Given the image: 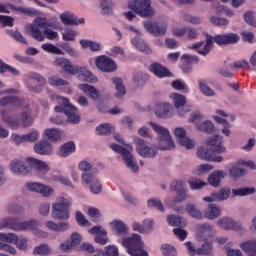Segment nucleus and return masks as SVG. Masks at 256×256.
Listing matches in <instances>:
<instances>
[{"label":"nucleus","mask_w":256,"mask_h":256,"mask_svg":"<svg viewBox=\"0 0 256 256\" xmlns=\"http://www.w3.org/2000/svg\"><path fill=\"white\" fill-rule=\"evenodd\" d=\"M206 147H200L197 150V157L203 159L204 161H214L215 163H221L223 161L221 153H225L226 148L223 145V137L215 135L214 137H209L206 142Z\"/></svg>","instance_id":"f257e3e1"},{"label":"nucleus","mask_w":256,"mask_h":256,"mask_svg":"<svg viewBox=\"0 0 256 256\" xmlns=\"http://www.w3.org/2000/svg\"><path fill=\"white\" fill-rule=\"evenodd\" d=\"M51 24L48 23L45 18H36L33 21V24L28 25L27 29L31 34V37L36 41L43 42L46 39L53 41V39H59V33L49 29Z\"/></svg>","instance_id":"f03ea898"},{"label":"nucleus","mask_w":256,"mask_h":256,"mask_svg":"<svg viewBox=\"0 0 256 256\" xmlns=\"http://www.w3.org/2000/svg\"><path fill=\"white\" fill-rule=\"evenodd\" d=\"M78 169L80 171H85L81 176L82 185L84 187H89L93 195H99L102 191V186L99 178H97V169H93V165L86 160L79 162ZM91 169L93 172H89Z\"/></svg>","instance_id":"7ed1b4c3"},{"label":"nucleus","mask_w":256,"mask_h":256,"mask_svg":"<svg viewBox=\"0 0 256 256\" xmlns=\"http://www.w3.org/2000/svg\"><path fill=\"white\" fill-rule=\"evenodd\" d=\"M26 163L23 162L22 160L16 159L11 161L10 163V171L14 175H20V176H25L29 175L31 173L32 169H35V171H47V163L33 158V157H28L26 158Z\"/></svg>","instance_id":"20e7f679"},{"label":"nucleus","mask_w":256,"mask_h":256,"mask_svg":"<svg viewBox=\"0 0 256 256\" xmlns=\"http://www.w3.org/2000/svg\"><path fill=\"white\" fill-rule=\"evenodd\" d=\"M2 227H6L8 229H12L13 231H33L36 237H40L41 239H47L49 234L45 231L40 230L39 222L36 220H29L24 222H19L17 218H6L2 221Z\"/></svg>","instance_id":"39448f33"},{"label":"nucleus","mask_w":256,"mask_h":256,"mask_svg":"<svg viewBox=\"0 0 256 256\" xmlns=\"http://www.w3.org/2000/svg\"><path fill=\"white\" fill-rule=\"evenodd\" d=\"M0 116L2 122L7 125L12 130H17L21 125L23 127H31L33 125V116H31V111H24L21 113V118L11 115L8 110H1Z\"/></svg>","instance_id":"423d86ee"},{"label":"nucleus","mask_w":256,"mask_h":256,"mask_svg":"<svg viewBox=\"0 0 256 256\" xmlns=\"http://www.w3.org/2000/svg\"><path fill=\"white\" fill-rule=\"evenodd\" d=\"M56 99L58 103H63L64 106H55L54 111L56 113H65L69 123H72L73 125H77V123L81 121V116L77 111V107L71 104V102L69 101V98H66L63 96H56Z\"/></svg>","instance_id":"0eeeda50"},{"label":"nucleus","mask_w":256,"mask_h":256,"mask_svg":"<svg viewBox=\"0 0 256 256\" xmlns=\"http://www.w3.org/2000/svg\"><path fill=\"white\" fill-rule=\"evenodd\" d=\"M122 245L127 248V251L131 256H149V253L145 250V244L138 234H133L131 237L124 238Z\"/></svg>","instance_id":"6e6552de"},{"label":"nucleus","mask_w":256,"mask_h":256,"mask_svg":"<svg viewBox=\"0 0 256 256\" xmlns=\"http://www.w3.org/2000/svg\"><path fill=\"white\" fill-rule=\"evenodd\" d=\"M128 7L142 19L155 17V8L151 6V0H132L128 3Z\"/></svg>","instance_id":"1a4fd4ad"},{"label":"nucleus","mask_w":256,"mask_h":256,"mask_svg":"<svg viewBox=\"0 0 256 256\" xmlns=\"http://www.w3.org/2000/svg\"><path fill=\"white\" fill-rule=\"evenodd\" d=\"M152 129L155 130L158 137H160V141L158 144V148L160 151H171V149H175V142L173 138H171V134L169 130L155 122H150Z\"/></svg>","instance_id":"9d476101"},{"label":"nucleus","mask_w":256,"mask_h":256,"mask_svg":"<svg viewBox=\"0 0 256 256\" xmlns=\"http://www.w3.org/2000/svg\"><path fill=\"white\" fill-rule=\"evenodd\" d=\"M71 207V200L60 197L52 205V217L59 221H67L69 219V209Z\"/></svg>","instance_id":"9b49d317"},{"label":"nucleus","mask_w":256,"mask_h":256,"mask_svg":"<svg viewBox=\"0 0 256 256\" xmlns=\"http://www.w3.org/2000/svg\"><path fill=\"white\" fill-rule=\"evenodd\" d=\"M25 79L28 90L33 93H41L44 85L47 83L45 77L35 72L27 73Z\"/></svg>","instance_id":"f8f14e48"},{"label":"nucleus","mask_w":256,"mask_h":256,"mask_svg":"<svg viewBox=\"0 0 256 256\" xmlns=\"http://www.w3.org/2000/svg\"><path fill=\"white\" fill-rule=\"evenodd\" d=\"M110 148L115 153H119L120 155H122V159L128 169H131V171H133L134 173H137V171H139V166H137V162H134L133 160V154H131V152L127 150V148L115 143L110 144Z\"/></svg>","instance_id":"ddd939ff"},{"label":"nucleus","mask_w":256,"mask_h":256,"mask_svg":"<svg viewBox=\"0 0 256 256\" xmlns=\"http://www.w3.org/2000/svg\"><path fill=\"white\" fill-rule=\"evenodd\" d=\"M136 151L140 157H144L146 159H154V157L159 155L157 147L147 145V142L141 138L136 140Z\"/></svg>","instance_id":"4468645a"},{"label":"nucleus","mask_w":256,"mask_h":256,"mask_svg":"<svg viewBox=\"0 0 256 256\" xmlns=\"http://www.w3.org/2000/svg\"><path fill=\"white\" fill-rule=\"evenodd\" d=\"M203 120V116L201 114H192L191 116V123H194L196 126L197 131H202V133H207L208 135H211L213 131H215V126L213 125V122L207 120L202 123H199V121Z\"/></svg>","instance_id":"2eb2a0df"},{"label":"nucleus","mask_w":256,"mask_h":256,"mask_svg":"<svg viewBox=\"0 0 256 256\" xmlns=\"http://www.w3.org/2000/svg\"><path fill=\"white\" fill-rule=\"evenodd\" d=\"M205 37H206L205 44L203 41H200L193 44V47H192L193 49H196L197 53H199V55H202V57H207V55H209L213 50V45H214L213 36L211 34L206 33Z\"/></svg>","instance_id":"dca6fc26"},{"label":"nucleus","mask_w":256,"mask_h":256,"mask_svg":"<svg viewBox=\"0 0 256 256\" xmlns=\"http://www.w3.org/2000/svg\"><path fill=\"white\" fill-rule=\"evenodd\" d=\"M95 65L104 73H113V71L117 70L115 61L107 56H98L95 60Z\"/></svg>","instance_id":"f3484780"},{"label":"nucleus","mask_w":256,"mask_h":256,"mask_svg":"<svg viewBox=\"0 0 256 256\" xmlns=\"http://www.w3.org/2000/svg\"><path fill=\"white\" fill-rule=\"evenodd\" d=\"M171 191H176L177 196L174 199V203H182L187 199V188H185V181L183 180H174L170 184Z\"/></svg>","instance_id":"a211bd4d"},{"label":"nucleus","mask_w":256,"mask_h":256,"mask_svg":"<svg viewBox=\"0 0 256 256\" xmlns=\"http://www.w3.org/2000/svg\"><path fill=\"white\" fill-rule=\"evenodd\" d=\"M240 39L241 37L236 33L217 34L213 37L214 43L220 47L223 45H235V43H239Z\"/></svg>","instance_id":"6ab92c4d"},{"label":"nucleus","mask_w":256,"mask_h":256,"mask_svg":"<svg viewBox=\"0 0 256 256\" xmlns=\"http://www.w3.org/2000/svg\"><path fill=\"white\" fill-rule=\"evenodd\" d=\"M144 28L154 37H161L167 33L166 23L159 24L157 22L146 21L144 22Z\"/></svg>","instance_id":"aec40b11"},{"label":"nucleus","mask_w":256,"mask_h":256,"mask_svg":"<svg viewBox=\"0 0 256 256\" xmlns=\"http://www.w3.org/2000/svg\"><path fill=\"white\" fill-rule=\"evenodd\" d=\"M174 135L177 138L179 145L182 147H186V149H193V147H195V142L187 137V131L184 128H176Z\"/></svg>","instance_id":"412c9836"},{"label":"nucleus","mask_w":256,"mask_h":256,"mask_svg":"<svg viewBox=\"0 0 256 256\" xmlns=\"http://www.w3.org/2000/svg\"><path fill=\"white\" fill-rule=\"evenodd\" d=\"M26 189L34 193H40L43 197H51L53 189L39 182H28L26 183Z\"/></svg>","instance_id":"4be33fe9"},{"label":"nucleus","mask_w":256,"mask_h":256,"mask_svg":"<svg viewBox=\"0 0 256 256\" xmlns=\"http://www.w3.org/2000/svg\"><path fill=\"white\" fill-rule=\"evenodd\" d=\"M53 65L55 67H60V69H62V71L68 75H75L77 73V66H73V64H71V60L65 57L56 58L53 62Z\"/></svg>","instance_id":"5701e85b"},{"label":"nucleus","mask_w":256,"mask_h":256,"mask_svg":"<svg viewBox=\"0 0 256 256\" xmlns=\"http://www.w3.org/2000/svg\"><path fill=\"white\" fill-rule=\"evenodd\" d=\"M150 73H153L158 79H165V77H173V74L163 64L154 62L149 66Z\"/></svg>","instance_id":"b1692460"},{"label":"nucleus","mask_w":256,"mask_h":256,"mask_svg":"<svg viewBox=\"0 0 256 256\" xmlns=\"http://www.w3.org/2000/svg\"><path fill=\"white\" fill-rule=\"evenodd\" d=\"M75 75H78V79L80 81H84L86 83H97V76L91 73L87 67L76 66Z\"/></svg>","instance_id":"393cba45"},{"label":"nucleus","mask_w":256,"mask_h":256,"mask_svg":"<svg viewBox=\"0 0 256 256\" xmlns=\"http://www.w3.org/2000/svg\"><path fill=\"white\" fill-rule=\"evenodd\" d=\"M90 235H95V242L99 245H107L109 238L107 237V230L101 229L99 226H94L89 229Z\"/></svg>","instance_id":"a878e982"},{"label":"nucleus","mask_w":256,"mask_h":256,"mask_svg":"<svg viewBox=\"0 0 256 256\" xmlns=\"http://www.w3.org/2000/svg\"><path fill=\"white\" fill-rule=\"evenodd\" d=\"M229 195H231V189L222 188L219 192H214L210 196L204 197V201H206V203H213V201H226V199H229Z\"/></svg>","instance_id":"bb28decb"},{"label":"nucleus","mask_w":256,"mask_h":256,"mask_svg":"<svg viewBox=\"0 0 256 256\" xmlns=\"http://www.w3.org/2000/svg\"><path fill=\"white\" fill-rule=\"evenodd\" d=\"M172 109L173 107L169 103H157L154 111L158 119H167V117H171Z\"/></svg>","instance_id":"cd10ccee"},{"label":"nucleus","mask_w":256,"mask_h":256,"mask_svg":"<svg viewBox=\"0 0 256 256\" xmlns=\"http://www.w3.org/2000/svg\"><path fill=\"white\" fill-rule=\"evenodd\" d=\"M78 89H80V91H82L84 95H86L93 101H97V99L101 97V92L97 88L89 84H79Z\"/></svg>","instance_id":"c85d7f7f"},{"label":"nucleus","mask_w":256,"mask_h":256,"mask_svg":"<svg viewBox=\"0 0 256 256\" xmlns=\"http://www.w3.org/2000/svg\"><path fill=\"white\" fill-rule=\"evenodd\" d=\"M60 20L64 25H81L85 23V18L77 19V16L71 12L60 14Z\"/></svg>","instance_id":"c756f323"},{"label":"nucleus","mask_w":256,"mask_h":256,"mask_svg":"<svg viewBox=\"0 0 256 256\" xmlns=\"http://www.w3.org/2000/svg\"><path fill=\"white\" fill-rule=\"evenodd\" d=\"M217 225H219V227H222V229L231 231H240L241 229V223L235 222L231 218H222L217 222Z\"/></svg>","instance_id":"7c9ffc66"},{"label":"nucleus","mask_w":256,"mask_h":256,"mask_svg":"<svg viewBox=\"0 0 256 256\" xmlns=\"http://www.w3.org/2000/svg\"><path fill=\"white\" fill-rule=\"evenodd\" d=\"M34 151L38 155H51L53 151V146L46 140H42L39 143L34 145Z\"/></svg>","instance_id":"2f4dec72"},{"label":"nucleus","mask_w":256,"mask_h":256,"mask_svg":"<svg viewBox=\"0 0 256 256\" xmlns=\"http://www.w3.org/2000/svg\"><path fill=\"white\" fill-rule=\"evenodd\" d=\"M227 174L223 170H216L208 177V183L211 187H219L221 185V179H225Z\"/></svg>","instance_id":"473e14b6"},{"label":"nucleus","mask_w":256,"mask_h":256,"mask_svg":"<svg viewBox=\"0 0 256 256\" xmlns=\"http://www.w3.org/2000/svg\"><path fill=\"white\" fill-rule=\"evenodd\" d=\"M131 43L138 51H141V53H146V55H150L151 53V47L145 43V40L141 39V37L136 36L131 40Z\"/></svg>","instance_id":"72a5a7b5"},{"label":"nucleus","mask_w":256,"mask_h":256,"mask_svg":"<svg viewBox=\"0 0 256 256\" xmlns=\"http://www.w3.org/2000/svg\"><path fill=\"white\" fill-rule=\"evenodd\" d=\"M245 173H247V170H245V168H241V162L232 163L231 169L229 170V174L232 179L244 177Z\"/></svg>","instance_id":"f704fd0d"},{"label":"nucleus","mask_w":256,"mask_h":256,"mask_svg":"<svg viewBox=\"0 0 256 256\" xmlns=\"http://www.w3.org/2000/svg\"><path fill=\"white\" fill-rule=\"evenodd\" d=\"M81 243V235L79 233L74 232L71 235V242L70 243H63L60 245V249L62 251H69V249H73L76 247V245H79Z\"/></svg>","instance_id":"c9c22d12"},{"label":"nucleus","mask_w":256,"mask_h":256,"mask_svg":"<svg viewBox=\"0 0 256 256\" xmlns=\"http://www.w3.org/2000/svg\"><path fill=\"white\" fill-rule=\"evenodd\" d=\"M75 142H66L64 143L58 152L60 157H69L72 153H75Z\"/></svg>","instance_id":"e433bc0d"},{"label":"nucleus","mask_w":256,"mask_h":256,"mask_svg":"<svg viewBox=\"0 0 256 256\" xmlns=\"http://www.w3.org/2000/svg\"><path fill=\"white\" fill-rule=\"evenodd\" d=\"M5 105H13L14 107H21L23 105V100L16 96H8L0 99V106L5 107Z\"/></svg>","instance_id":"4c0bfd02"},{"label":"nucleus","mask_w":256,"mask_h":256,"mask_svg":"<svg viewBox=\"0 0 256 256\" xmlns=\"http://www.w3.org/2000/svg\"><path fill=\"white\" fill-rule=\"evenodd\" d=\"M111 81L112 83H114L116 87L117 93L115 94V97H117L118 99L123 98L125 93H127V91L125 90V85H123V79L119 77H115V78H112Z\"/></svg>","instance_id":"58836bf2"},{"label":"nucleus","mask_w":256,"mask_h":256,"mask_svg":"<svg viewBox=\"0 0 256 256\" xmlns=\"http://www.w3.org/2000/svg\"><path fill=\"white\" fill-rule=\"evenodd\" d=\"M113 7H115L113 0H100L102 15H113Z\"/></svg>","instance_id":"ea45409f"},{"label":"nucleus","mask_w":256,"mask_h":256,"mask_svg":"<svg viewBox=\"0 0 256 256\" xmlns=\"http://www.w3.org/2000/svg\"><path fill=\"white\" fill-rule=\"evenodd\" d=\"M79 44L81 45L82 49H90V51L93 52L101 51V44L92 40L82 39L79 41Z\"/></svg>","instance_id":"a19ab883"},{"label":"nucleus","mask_w":256,"mask_h":256,"mask_svg":"<svg viewBox=\"0 0 256 256\" xmlns=\"http://www.w3.org/2000/svg\"><path fill=\"white\" fill-rule=\"evenodd\" d=\"M111 227L113 231H116L117 235H127V231H129L127 225L120 220H115L111 222Z\"/></svg>","instance_id":"79ce46f5"},{"label":"nucleus","mask_w":256,"mask_h":256,"mask_svg":"<svg viewBox=\"0 0 256 256\" xmlns=\"http://www.w3.org/2000/svg\"><path fill=\"white\" fill-rule=\"evenodd\" d=\"M241 249L249 256H256V240H250L242 243Z\"/></svg>","instance_id":"37998d69"},{"label":"nucleus","mask_w":256,"mask_h":256,"mask_svg":"<svg viewBox=\"0 0 256 256\" xmlns=\"http://www.w3.org/2000/svg\"><path fill=\"white\" fill-rule=\"evenodd\" d=\"M206 219H217V217H221V209L217 207L215 204H209L208 211L204 214Z\"/></svg>","instance_id":"c03bdc74"},{"label":"nucleus","mask_w":256,"mask_h":256,"mask_svg":"<svg viewBox=\"0 0 256 256\" xmlns=\"http://www.w3.org/2000/svg\"><path fill=\"white\" fill-rule=\"evenodd\" d=\"M170 97L171 99H173L175 109H181V107H185V104L187 103V98H185L184 95H181L179 93H172Z\"/></svg>","instance_id":"a18cd8bd"},{"label":"nucleus","mask_w":256,"mask_h":256,"mask_svg":"<svg viewBox=\"0 0 256 256\" xmlns=\"http://www.w3.org/2000/svg\"><path fill=\"white\" fill-rule=\"evenodd\" d=\"M211 253H213V242H209V240H205L196 251V255H211Z\"/></svg>","instance_id":"49530a36"},{"label":"nucleus","mask_w":256,"mask_h":256,"mask_svg":"<svg viewBox=\"0 0 256 256\" xmlns=\"http://www.w3.org/2000/svg\"><path fill=\"white\" fill-rule=\"evenodd\" d=\"M45 137H48L49 141L55 143V141H59L61 139V131L57 128H49L44 131Z\"/></svg>","instance_id":"de8ad7c7"},{"label":"nucleus","mask_w":256,"mask_h":256,"mask_svg":"<svg viewBox=\"0 0 256 256\" xmlns=\"http://www.w3.org/2000/svg\"><path fill=\"white\" fill-rule=\"evenodd\" d=\"M41 49H43V51H46V53H52L53 55H65V52L63 50L53 45L52 43L42 44Z\"/></svg>","instance_id":"09e8293b"},{"label":"nucleus","mask_w":256,"mask_h":256,"mask_svg":"<svg viewBox=\"0 0 256 256\" xmlns=\"http://www.w3.org/2000/svg\"><path fill=\"white\" fill-rule=\"evenodd\" d=\"M198 87L201 93H203V95H205L206 97H215V91H213V89H211V87L207 85L205 80H198Z\"/></svg>","instance_id":"8fccbe9b"},{"label":"nucleus","mask_w":256,"mask_h":256,"mask_svg":"<svg viewBox=\"0 0 256 256\" xmlns=\"http://www.w3.org/2000/svg\"><path fill=\"white\" fill-rule=\"evenodd\" d=\"M96 133L97 135H111V133H115V127L109 123L101 124L96 127Z\"/></svg>","instance_id":"3c124183"},{"label":"nucleus","mask_w":256,"mask_h":256,"mask_svg":"<svg viewBox=\"0 0 256 256\" xmlns=\"http://www.w3.org/2000/svg\"><path fill=\"white\" fill-rule=\"evenodd\" d=\"M48 83L52 87H65L69 85V82L67 80H64L63 78H60L59 76H50L48 78Z\"/></svg>","instance_id":"603ef678"},{"label":"nucleus","mask_w":256,"mask_h":256,"mask_svg":"<svg viewBox=\"0 0 256 256\" xmlns=\"http://www.w3.org/2000/svg\"><path fill=\"white\" fill-rule=\"evenodd\" d=\"M7 35L9 37H12L14 41H17V43H23V45H27V39L21 34V32L18 31H13V30H7L6 31Z\"/></svg>","instance_id":"864d4df0"},{"label":"nucleus","mask_w":256,"mask_h":256,"mask_svg":"<svg viewBox=\"0 0 256 256\" xmlns=\"http://www.w3.org/2000/svg\"><path fill=\"white\" fill-rule=\"evenodd\" d=\"M197 231L200 235H213V226L209 223L199 224L197 226Z\"/></svg>","instance_id":"5fc2aeb1"},{"label":"nucleus","mask_w":256,"mask_h":256,"mask_svg":"<svg viewBox=\"0 0 256 256\" xmlns=\"http://www.w3.org/2000/svg\"><path fill=\"white\" fill-rule=\"evenodd\" d=\"M186 211L190 217H193V219H203V213H201L193 204H188L186 206Z\"/></svg>","instance_id":"6e6d98bb"},{"label":"nucleus","mask_w":256,"mask_h":256,"mask_svg":"<svg viewBox=\"0 0 256 256\" xmlns=\"http://www.w3.org/2000/svg\"><path fill=\"white\" fill-rule=\"evenodd\" d=\"M60 47L70 57H79V52L77 50L73 49V46H71L70 43L63 42V43H61Z\"/></svg>","instance_id":"4d7b16f0"},{"label":"nucleus","mask_w":256,"mask_h":256,"mask_svg":"<svg viewBox=\"0 0 256 256\" xmlns=\"http://www.w3.org/2000/svg\"><path fill=\"white\" fill-rule=\"evenodd\" d=\"M161 251L164 256H177V249L171 244H162Z\"/></svg>","instance_id":"13d9d810"},{"label":"nucleus","mask_w":256,"mask_h":256,"mask_svg":"<svg viewBox=\"0 0 256 256\" xmlns=\"http://www.w3.org/2000/svg\"><path fill=\"white\" fill-rule=\"evenodd\" d=\"M34 255H51V248L47 244H40L35 247Z\"/></svg>","instance_id":"bf43d9fd"},{"label":"nucleus","mask_w":256,"mask_h":256,"mask_svg":"<svg viewBox=\"0 0 256 256\" xmlns=\"http://www.w3.org/2000/svg\"><path fill=\"white\" fill-rule=\"evenodd\" d=\"M76 221L80 227H91V222L85 218V215L81 212H76Z\"/></svg>","instance_id":"052dcab7"},{"label":"nucleus","mask_w":256,"mask_h":256,"mask_svg":"<svg viewBox=\"0 0 256 256\" xmlns=\"http://www.w3.org/2000/svg\"><path fill=\"white\" fill-rule=\"evenodd\" d=\"M255 188H239V189H234L233 194L238 195L239 197H245L247 195H253L255 193Z\"/></svg>","instance_id":"680f3d73"},{"label":"nucleus","mask_w":256,"mask_h":256,"mask_svg":"<svg viewBox=\"0 0 256 256\" xmlns=\"http://www.w3.org/2000/svg\"><path fill=\"white\" fill-rule=\"evenodd\" d=\"M19 236L15 235L14 233H0V241H4L5 243H13L15 245Z\"/></svg>","instance_id":"e2e57ef3"},{"label":"nucleus","mask_w":256,"mask_h":256,"mask_svg":"<svg viewBox=\"0 0 256 256\" xmlns=\"http://www.w3.org/2000/svg\"><path fill=\"white\" fill-rule=\"evenodd\" d=\"M210 22L218 27H227L229 25V20L217 16L210 17Z\"/></svg>","instance_id":"0e129e2a"},{"label":"nucleus","mask_w":256,"mask_h":256,"mask_svg":"<svg viewBox=\"0 0 256 256\" xmlns=\"http://www.w3.org/2000/svg\"><path fill=\"white\" fill-rule=\"evenodd\" d=\"M148 207H154L155 209H158V211H161L163 213L165 211V207L163 206V202L161 200L157 199H149L147 201Z\"/></svg>","instance_id":"69168bd1"},{"label":"nucleus","mask_w":256,"mask_h":256,"mask_svg":"<svg viewBox=\"0 0 256 256\" xmlns=\"http://www.w3.org/2000/svg\"><path fill=\"white\" fill-rule=\"evenodd\" d=\"M182 19L186 23H191V25H200L201 23V19L199 17L191 14H183Z\"/></svg>","instance_id":"338daca9"},{"label":"nucleus","mask_w":256,"mask_h":256,"mask_svg":"<svg viewBox=\"0 0 256 256\" xmlns=\"http://www.w3.org/2000/svg\"><path fill=\"white\" fill-rule=\"evenodd\" d=\"M103 256H119V249L117 246H106Z\"/></svg>","instance_id":"774afa93"}]
</instances>
